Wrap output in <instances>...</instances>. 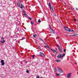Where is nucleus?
<instances>
[{
	"instance_id": "obj_1",
	"label": "nucleus",
	"mask_w": 78,
	"mask_h": 78,
	"mask_svg": "<svg viewBox=\"0 0 78 78\" xmlns=\"http://www.w3.org/2000/svg\"><path fill=\"white\" fill-rule=\"evenodd\" d=\"M58 71L60 72V73H63V71L62 70V69H61L60 68H59V67L58 68Z\"/></svg>"
},
{
	"instance_id": "obj_2",
	"label": "nucleus",
	"mask_w": 78,
	"mask_h": 78,
	"mask_svg": "<svg viewBox=\"0 0 78 78\" xmlns=\"http://www.w3.org/2000/svg\"><path fill=\"white\" fill-rule=\"evenodd\" d=\"M40 53L39 54L40 56H41V57H44V56H45V55H44V54L41 52H40Z\"/></svg>"
},
{
	"instance_id": "obj_3",
	"label": "nucleus",
	"mask_w": 78,
	"mask_h": 78,
	"mask_svg": "<svg viewBox=\"0 0 78 78\" xmlns=\"http://www.w3.org/2000/svg\"><path fill=\"white\" fill-rule=\"evenodd\" d=\"M50 50L52 52H53V53H55H55H58V52L56 51L55 50L53 49H50Z\"/></svg>"
},
{
	"instance_id": "obj_4",
	"label": "nucleus",
	"mask_w": 78,
	"mask_h": 78,
	"mask_svg": "<svg viewBox=\"0 0 78 78\" xmlns=\"http://www.w3.org/2000/svg\"><path fill=\"white\" fill-rule=\"evenodd\" d=\"M71 75H72V73H69L67 74V77L68 78H70V76H71Z\"/></svg>"
},
{
	"instance_id": "obj_5",
	"label": "nucleus",
	"mask_w": 78,
	"mask_h": 78,
	"mask_svg": "<svg viewBox=\"0 0 78 78\" xmlns=\"http://www.w3.org/2000/svg\"><path fill=\"white\" fill-rule=\"evenodd\" d=\"M57 47L59 51H60V52H62V49H61V47H60V46L58 45Z\"/></svg>"
},
{
	"instance_id": "obj_6",
	"label": "nucleus",
	"mask_w": 78,
	"mask_h": 78,
	"mask_svg": "<svg viewBox=\"0 0 78 78\" xmlns=\"http://www.w3.org/2000/svg\"><path fill=\"white\" fill-rule=\"evenodd\" d=\"M1 62L2 63V66H4L5 65V63L4 62V60H1Z\"/></svg>"
},
{
	"instance_id": "obj_7",
	"label": "nucleus",
	"mask_w": 78,
	"mask_h": 78,
	"mask_svg": "<svg viewBox=\"0 0 78 78\" xmlns=\"http://www.w3.org/2000/svg\"><path fill=\"white\" fill-rule=\"evenodd\" d=\"M57 58H62V56L61 54L59 55H58Z\"/></svg>"
},
{
	"instance_id": "obj_8",
	"label": "nucleus",
	"mask_w": 78,
	"mask_h": 78,
	"mask_svg": "<svg viewBox=\"0 0 78 78\" xmlns=\"http://www.w3.org/2000/svg\"><path fill=\"white\" fill-rule=\"evenodd\" d=\"M65 29V30H66V31H68L69 30L68 29H69V28L68 27H64Z\"/></svg>"
},
{
	"instance_id": "obj_9",
	"label": "nucleus",
	"mask_w": 78,
	"mask_h": 78,
	"mask_svg": "<svg viewBox=\"0 0 78 78\" xmlns=\"http://www.w3.org/2000/svg\"><path fill=\"white\" fill-rule=\"evenodd\" d=\"M49 6L50 9L51 10V3H49Z\"/></svg>"
},
{
	"instance_id": "obj_10",
	"label": "nucleus",
	"mask_w": 78,
	"mask_h": 78,
	"mask_svg": "<svg viewBox=\"0 0 78 78\" xmlns=\"http://www.w3.org/2000/svg\"><path fill=\"white\" fill-rule=\"evenodd\" d=\"M5 41L4 40H3L1 42V43H2V44H4V43H5Z\"/></svg>"
},
{
	"instance_id": "obj_11",
	"label": "nucleus",
	"mask_w": 78,
	"mask_h": 78,
	"mask_svg": "<svg viewBox=\"0 0 78 78\" xmlns=\"http://www.w3.org/2000/svg\"><path fill=\"white\" fill-rule=\"evenodd\" d=\"M24 16H25V17H27V18H28V16H27V14H26V13H25V14H24Z\"/></svg>"
},
{
	"instance_id": "obj_12",
	"label": "nucleus",
	"mask_w": 78,
	"mask_h": 78,
	"mask_svg": "<svg viewBox=\"0 0 78 78\" xmlns=\"http://www.w3.org/2000/svg\"><path fill=\"white\" fill-rule=\"evenodd\" d=\"M54 71L55 73H57V70H56V68H55L54 69Z\"/></svg>"
},
{
	"instance_id": "obj_13",
	"label": "nucleus",
	"mask_w": 78,
	"mask_h": 78,
	"mask_svg": "<svg viewBox=\"0 0 78 78\" xmlns=\"http://www.w3.org/2000/svg\"><path fill=\"white\" fill-rule=\"evenodd\" d=\"M56 76H61V75H60V74H59V73L58 74V73H56Z\"/></svg>"
},
{
	"instance_id": "obj_14",
	"label": "nucleus",
	"mask_w": 78,
	"mask_h": 78,
	"mask_svg": "<svg viewBox=\"0 0 78 78\" xmlns=\"http://www.w3.org/2000/svg\"><path fill=\"white\" fill-rule=\"evenodd\" d=\"M51 31H52V33H53V34H55V32H54V30L52 29H51Z\"/></svg>"
},
{
	"instance_id": "obj_15",
	"label": "nucleus",
	"mask_w": 78,
	"mask_h": 78,
	"mask_svg": "<svg viewBox=\"0 0 78 78\" xmlns=\"http://www.w3.org/2000/svg\"><path fill=\"white\" fill-rule=\"evenodd\" d=\"M56 62H61V60H56Z\"/></svg>"
},
{
	"instance_id": "obj_16",
	"label": "nucleus",
	"mask_w": 78,
	"mask_h": 78,
	"mask_svg": "<svg viewBox=\"0 0 78 78\" xmlns=\"http://www.w3.org/2000/svg\"><path fill=\"white\" fill-rule=\"evenodd\" d=\"M38 23H41V21L40 19L38 20Z\"/></svg>"
},
{
	"instance_id": "obj_17",
	"label": "nucleus",
	"mask_w": 78,
	"mask_h": 78,
	"mask_svg": "<svg viewBox=\"0 0 78 78\" xmlns=\"http://www.w3.org/2000/svg\"><path fill=\"white\" fill-rule=\"evenodd\" d=\"M66 55V54H64L62 56V58H63L64 56Z\"/></svg>"
},
{
	"instance_id": "obj_18",
	"label": "nucleus",
	"mask_w": 78,
	"mask_h": 78,
	"mask_svg": "<svg viewBox=\"0 0 78 78\" xmlns=\"http://www.w3.org/2000/svg\"><path fill=\"white\" fill-rule=\"evenodd\" d=\"M68 31H69V32H72V30H71L70 29H69Z\"/></svg>"
},
{
	"instance_id": "obj_19",
	"label": "nucleus",
	"mask_w": 78,
	"mask_h": 78,
	"mask_svg": "<svg viewBox=\"0 0 78 78\" xmlns=\"http://www.w3.org/2000/svg\"><path fill=\"white\" fill-rule=\"evenodd\" d=\"M36 36H37V34H35V35H34L33 36V37H36Z\"/></svg>"
},
{
	"instance_id": "obj_20",
	"label": "nucleus",
	"mask_w": 78,
	"mask_h": 78,
	"mask_svg": "<svg viewBox=\"0 0 78 78\" xmlns=\"http://www.w3.org/2000/svg\"><path fill=\"white\" fill-rule=\"evenodd\" d=\"M16 5H17V6H18V7H20V4H19L18 3H17L16 4Z\"/></svg>"
},
{
	"instance_id": "obj_21",
	"label": "nucleus",
	"mask_w": 78,
	"mask_h": 78,
	"mask_svg": "<svg viewBox=\"0 0 78 78\" xmlns=\"http://www.w3.org/2000/svg\"><path fill=\"white\" fill-rule=\"evenodd\" d=\"M28 19H30V20H32V18H30V17H29V16H28Z\"/></svg>"
},
{
	"instance_id": "obj_22",
	"label": "nucleus",
	"mask_w": 78,
	"mask_h": 78,
	"mask_svg": "<svg viewBox=\"0 0 78 78\" xmlns=\"http://www.w3.org/2000/svg\"><path fill=\"white\" fill-rule=\"evenodd\" d=\"M47 47L48 48H49V49H50V47H49L48 45V44H47Z\"/></svg>"
},
{
	"instance_id": "obj_23",
	"label": "nucleus",
	"mask_w": 78,
	"mask_h": 78,
	"mask_svg": "<svg viewBox=\"0 0 78 78\" xmlns=\"http://www.w3.org/2000/svg\"><path fill=\"white\" fill-rule=\"evenodd\" d=\"M71 10H72V11H73V10H74V8H73L71 7Z\"/></svg>"
},
{
	"instance_id": "obj_24",
	"label": "nucleus",
	"mask_w": 78,
	"mask_h": 78,
	"mask_svg": "<svg viewBox=\"0 0 78 78\" xmlns=\"http://www.w3.org/2000/svg\"><path fill=\"white\" fill-rule=\"evenodd\" d=\"M51 9H52V11L53 12V6H51Z\"/></svg>"
},
{
	"instance_id": "obj_25",
	"label": "nucleus",
	"mask_w": 78,
	"mask_h": 78,
	"mask_svg": "<svg viewBox=\"0 0 78 78\" xmlns=\"http://www.w3.org/2000/svg\"><path fill=\"white\" fill-rule=\"evenodd\" d=\"M30 23L31 25H33V24H34V23L33 22H31Z\"/></svg>"
},
{
	"instance_id": "obj_26",
	"label": "nucleus",
	"mask_w": 78,
	"mask_h": 78,
	"mask_svg": "<svg viewBox=\"0 0 78 78\" xmlns=\"http://www.w3.org/2000/svg\"><path fill=\"white\" fill-rule=\"evenodd\" d=\"M71 36H76L77 35H76V34H75V35H72Z\"/></svg>"
},
{
	"instance_id": "obj_27",
	"label": "nucleus",
	"mask_w": 78,
	"mask_h": 78,
	"mask_svg": "<svg viewBox=\"0 0 78 78\" xmlns=\"http://www.w3.org/2000/svg\"><path fill=\"white\" fill-rule=\"evenodd\" d=\"M26 73H29V71L28 70H27L26 71Z\"/></svg>"
},
{
	"instance_id": "obj_28",
	"label": "nucleus",
	"mask_w": 78,
	"mask_h": 78,
	"mask_svg": "<svg viewBox=\"0 0 78 78\" xmlns=\"http://www.w3.org/2000/svg\"><path fill=\"white\" fill-rule=\"evenodd\" d=\"M42 39H41V38L38 39V40H39L40 41H42Z\"/></svg>"
},
{
	"instance_id": "obj_29",
	"label": "nucleus",
	"mask_w": 78,
	"mask_h": 78,
	"mask_svg": "<svg viewBox=\"0 0 78 78\" xmlns=\"http://www.w3.org/2000/svg\"><path fill=\"white\" fill-rule=\"evenodd\" d=\"M21 6H22V7H23V8H24L25 7H24V5H23L22 4L21 5Z\"/></svg>"
},
{
	"instance_id": "obj_30",
	"label": "nucleus",
	"mask_w": 78,
	"mask_h": 78,
	"mask_svg": "<svg viewBox=\"0 0 78 78\" xmlns=\"http://www.w3.org/2000/svg\"><path fill=\"white\" fill-rule=\"evenodd\" d=\"M49 27L50 28V30H51V29H51V27H50V26H49Z\"/></svg>"
},
{
	"instance_id": "obj_31",
	"label": "nucleus",
	"mask_w": 78,
	"mask_h": 78,
	"mask_svg": "<svg viewBox=\"0 0 78 78\" xmlns=\"http://www.w3.org/2000/svg\"><path fill=\"white\" fill-rule=\"evenodd\" d=\"M24 39V38L23 37L22 38L21 40V41H22Z\"/></svg>"
},
{
	"instance_id": "obj_32",
	"label": "nucleus",
	"mask_w": 78,
	"mask_h": 78,
	"mask_svg": "<svg viewBox=\"0 0 78 78\" xmlns=\"http://www.w3.org/2000/svg\"><path fill=\"white\" fill-rule=\"evenodd\" d=\"M32 57L33 58H34V55H33L32 56Z\"/></svg>"
},
{
	"instance_id": "obj_33",
	"label": "nucleus",
	"mask_w": 78,
	"mask_h": 78,
	"mask_svg": "<svg viewBox=\"0 0 78 78\" xmlns=\"http://www.w3.org/2000/svg\"><path fill=\"white\" fill-rule=\"evenodd\" d=\"M54 16H56V15L55 13L54 14Z\"/></svg>"
},
{
	"instance_id": "obj_34",
	"label": "nucleus",
	"mask_w": 78,
	"mask_h": 78,
	"mask_svg": "<svg viewBox=\"0 0 78 78\" xmlns=\"http://www.w3.org/2000/svg\"><path fill=\"white\" fill-rule=\"evenodd\" d=\"M24 62H27V60H24Z\"/></svg>"
},
{
	"instance_id": "obj_35",
	"label": "nucleus",
	"mask_w": 78,
	"mask_h": 78,
	"mask_svg": "<svg viewBox=\"0 0 78 78\" xmlns=\"http://www.w3.org/2000/svg\"><path fill=\"white\" fill-rule=\"evenodd\" d=\"M36 78H40L39 76H36Z\"/></svg>"
},
{
	"instance_id": "obj_36",
	"label": "nucleus",
	"mask_w": 78,
	"mask_h": 78,
	"mask_svg": "<svg viewBox=\"0 0 78 78\" xmlns=\"http://www.w3.org/2000/svg\"><path fill=\"white\" fill-rule=\"evenodd\" d=\"M1 39L3 40H4L5 38H2Z\"/></svg>"
},
{
	"instance_id": "obj_37",
	"label": "nucleus",
	"mask_w": 78,
	"mask_h": 78,
	"mask_svg": "<svg viewBox=\"0 0 78 78\" xmlns=\"http://www.w3.org/2000/svg\"><path fill=\"white\" fill-rule=\"evenodd\" d=\"M66 49H64V52H65V53H66Z\"/></svg>"
},
{
	"instance_id": "obj_38",
	"label": "nucleus",
	"mask_w": 78,
	"mask_h": 78,
	"mask_svg": "<svg viewBox=\"0 0 78 78\" xmlns=\"http://www.w3.org/2000/svg\"><path fill=\"white\" fill-rule=\"evenodd\" d=\"M20 8L21 9H23V7L22 6H20Z\"/></svg>"
},
{
	"instance_id": "obj_39",
	"label": "nucleus",
	"mask_w": 78,
	"mask_h": 78,
	"mask_svg": "<svg viewBox=\"0 0 78 78\" xmlns=\"http://www.w3.org/2000/svg\"><path fill=\"white\" fill-rule=\"evenodd\" d=\"M38 48L39 49H40V46H38Z\"/></svg>"
},
{
	"instance_id": "obj_40",
	"label": "nucleus",
	"mask_w": 78,
	"mask_h": 78,
	"mask_svg": "<svg viewBox=\"0 0 78 78\" xmlns=\"http://www.w3.org/2000/svg\"><path fill=\"white\" fill-rule=\"evenodd\" d=\"M36 30V28H34V31Z\"/></svg>"
},
{
	"instance_id": "obj_41",
	"label": "nucleus",
	"mask_w": 78,
	"mask_h": 78,
	"mask_svg": "<svg viewBox=\"0 0 78 78\" xmlns=\"http://www.w3.org/2000/svg\"><path fill=\"white\" fill-rule=\"evenodd\" d=\"M43 42H44V44H46V43H45V41H43Z\"/></svg>"
},
{
	"instance_id": "obj_42",
	"label": "nucleus",
	"mask_w": 78,
	"mask_h": 78,
	"mask_svg": "<svg viewBox=\"0 0 78 78\" xmlns=\"http://www.w3.org/2000/svg\"><path fill=\"white\" fill-rule=\"evenodd\" d=\"M71 31H72V32H73V31H74V30H71Z\"/></svg>"
},
{
	"instance_id": "obj_43",
	"label": "nucleus",
	"mask_w": 78,
	"mask_h": 78,
	"mask_svg": "<svg viewBox=\"0 0 78 78\" xmlns=\"http://www.w3.org/2000/svg\"><path fill=\"white\" fill-rule=\"evenodd\" d=\"M19 2L20 3H22V2H21V1H20Z\"/></svg>"
},
{
	"instance_id": "obj_44",
	"label": "nucleus",
	"mask_w": 78,
	"mask_h": 78,
	"mask_svg": "<svg viewBox=\"0 0 78 78\" xmlns=\"http://www.w3.org/2000/svg\"><path fill=\"white\" fill-rule=\"evenodd\" d=\"M23 12H25V10H23Z\"/></svg>"
},
{
	"instance_id": "obj_45",
	"label": "nucleus",
	"mask_w": 78,
	"mask_h": 78,
	"mask_svg": "<svg viewBox=\"0 0 78 78\" xmlns=\"http://www.w3.org/2000/svg\"><path fill=\"white\" fill-rule=\"evenodd\" d=\"M41 41H42V42H43L44 41V40L42 39V40H41Z\"/></svg>"
},
{
	"instance_id": "obj_46",
	"label": "nucleus",
	"mask_w": 78,
	"mask_h": 78,
	"mask_svg": "<svg viewBox=\"0 0 78 78\" xmlns=\"http://www.w3.org/2000/svg\"><path fill=\"white\" fill-rule=\"evenodd\" d=\"M44 47H46V48L47 47V46H44Z\"/></svg>"
},
{
	"instance_id": "obj_47",
	"label": "nucleus",
	"mask_w": 78,
	"mask_h": 78,
	"mask_svg": "<svg viewBox=\"0 0 78 78\" xmlns=\"http://www.w3.org/2000/svg\"><path fill=\"white\" fill-rule=\"evenodd\" d=\"M76 8V10H78V8Z\"/></svg>"
},
{
	"instance_id": "obj_48",
	"label": "nucleus",
	"mask_w": 78,
	"mask_h": 78,
	"mask_svg": "<svg viewBox=\"0 0 78 78\" xmlns=\"http://www.w3.org/2000/svg\"><path fill=\"white\" fill-rule=\"evenodd\" d=\"M40 51H42V49H41V48L40 49Z\"/></svg>"
},
{
	"instance_id": "obj_49",
	"label": "nucleus",
	"mask_w": 78,
	"mask_h": 78,
	"mask_svg": "<svg viewBox=\"0 0 78 78\" xmlns=\"http://www.w3.org/2000/svg\"><path fill=\"white\" fill-rule=\"evenodd\" d=\"M20 1V0H18V2H19Z\"/></svg>"
},
{
	"instance_id": "obj_50",
	"label": "nucleus",
	"mask_w": 78,
	"mask_h": 78,
	"mask_svg": "<svg viewBox=\"0 0 78 78\" xmlns=\"http://www.w3.org/2000/svg\"><path fill=\"white\" fill-rule=\"evenodd\" d=\"M69 36H72V35H69Z\"/></svg>"
},
{
	"instance_id": "obj_51",
	"label": "nucleus",
	"mask_w": 78,
	"mask_h": 78,
	"mask_svg": "<svg viewBox=\"0 0 78 78\" xmlns=\"http://www.w3.org/2000/svg\"><path fill=\"white\" fill-rule=\"evenodd\" d=\"M75 64H76V65H77V63H76Z\"/></svg>"
},
{
	"instance_id": "obj_52",
	"label": "nucleus",
	"mask_w": 78,
	"mask_h": 78,
	"mask_svg": "<svg viewBox=\"0 0 78 78\" xmlns=\"http://www.w3.org/2000/svg\"><path fill=\"white\" fill-rule=\"evenodd\" d=\"M74 34V35H75V34Z\"/></svg>"
},
{
	"instance_id": "obj_53",
	"label": "nucleus",
	"mask_w": 78,
	"mask_h": 78,
	"mask_svg": "<svg viewBox=\"0 0 78 78\" xmlns=\"http://www.w3.org/2000/svg\"><path fill=\"white\" fill-rule=\"evenodd\" d=\"M56 39H58V38L57 37V38H56Z\"/></svg>"
},
{
	"instance_id": "obj_54",
	"label": "nucleus",
	"mask_w": 78,
	"mask_h": 78,
	"mask_svg": "<svg viewBox=\"0 0 78 78\" xmlns=\"http://www.w3.org/2000/svg\"><path fill=\"white\" fill-rule=\"evenodd\" d=\"M40 78H43V77H40Z\"/></svg>"
},
{
	"instance_id": "obj_55",
	"label": "nucleus",
	"mask_w": 78,
	"mask_h": 78,
	"mask_svg": "<svg viewBox=\"0 0 78 78\" xmlns=\"http://www.w3.org/2000/svg\"><path fill=\"white\" fill-rule=\"evenodd\" d=\"M75 21V20H74Z\"/></svg>"
}]
</instances>
